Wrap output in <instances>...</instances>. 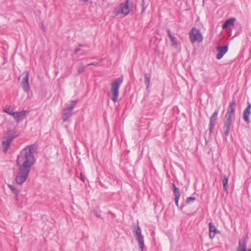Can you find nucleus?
I'll return each mask as SVG.
<instances>
[{
	"label": "nucleus",
	"mask_w": 251,
	"mask_h": 251,
	"mask_svg": "<svg viewBox=\"0 0 251 251\" xmlns=\"http://www.w3.org/2000/svg\"><path fill=\"white\" fill-rule=\"evenodd\" d=\"M36 146L34 144L29 145L25 148L18 156L16 163L19 168L15 178L18 184H22L26 181L31 167L36 161Z\"/></svg>",
	"instance_id": "nucleus-1"
},
{
	"label": "nucleus",
	"mask_w": 251,
	"mask_h": 251,
	"mask_svg": "<svg viewBox=\"0 0 251 251\" xmlns=\"http://www.w3.org/2000/svg\"><path fill=\"white\" fill-rule=\"evenodd\" d=\"M235 100L232 99L223 120V129L226 139L229 133L230 127L235 119Z\"/></svg>",
	"instance_id": "nucleus-2"
},
{
	"label": "nucleus",
	"mask_w": 251,
	"mask_h": 251,
	"mask_svg": "<svg viewBox=\"0 0 251 251\" xmlns=\"http://www.w3.org/2000/svg\"><path fill=\"white\" fill-rule=\"evenodd\" d=\"M123 77L121 76L115 79L111 83V87L109 94V97L114 102H116L118 100L119 94V89L123 83Z\"/></svg>",
	"instance_id": "nucleus-3"
},
{
	"label": "nucleus",
	"mask_w": 251,
	"mask_h": 251,
	"mask_svg": "<svg viewBox=\"0 0 251 251\" xmlns=\"http://www.w3.org/2000/svg\"><path fill=\"white\" fill-rule=\"evenodd\" d=\"M18 136L17 132L15 130H13L8 131L7 135L3 137L2 143L4 152L6 153L7 151L11 142Z\"/></svg>",
	"instance_id": "nucleus-4"
},
{
	"label": "nucleus",
	"mask_w": 251,
	"mask_h": 251,
	"mask_svg": "<svg viewBox=\"0 0 251 251\" xmlns=\"http://www.w3.org/2000/svg\"><path fill=\"white\" fill-rule=\"evenodd\" d=\"M77 100H73L69 104H66L62 112V118L64 122H66L73 115V110L77 103Z\"/></svg>",
	"instance_id": "nucleus-5"
},
{
	"label": "nucleus",
	"mask_w": 251,
	"mask_h": 251,
	"mask_svg": "<svg viewBox=\"0 0 251 251\" xmlns=\"http://www.w3.org/2000/svg\"><path fill=\"white\" fill-rule=\"evenodd\" d=\"M132 231L135 237V240L138 243V246L140 249L141 251H143L144 247V237L142 235L141 229L139 226H137V227L135 226Z\"/></svg>",
	"instance_id": "nucleus-6"
},
{
	"label": "nucleus",
	"mask_w": 251,
	"mask_h": 251,
	"mask_svg": "<svg viewBox=\"0 0 251 251\" xmlns=\"http://www.w3.org/2000/svg\"><path fill=\"white\" fill-rule=\"evenodd\" d=\"M190 41L192 43L196 42H201L202 40V36L200 30L195 27H193L189 32Z\"/></svg>",
	"instance_id": "nucleus-7"
},
{
	"label": "nucleus",
	"mask_w": 251,
	"mask_h": 251,
	"mask_svg": "<svg viewBox=\"0 0 251 251\" xmlns=\"http://www.w3.org/2000/svg\"><path fill=\"white\" fill-rule=\"evenodd\" d=\"M22 77L21 85L24 91L28 93L30 90V85L29 82V73L27 71H24L21 75Z\"/></svg>",
	"instance_id": "nucleus-8"
},
{
	"label": "nucleus",
	"mask_w": 251,
	"mask_h": 251,
	"mask_svg": "<svg viewBox=\"0 0 251 251\" xmlns=\"http://www.w3.org/2000/svg\"><path fill=\"white\" fill-rule=\"evenodd\" d=\"M28 111L23 110L21 111H14L13 117L17 123L22 122L27 116Z\"/></svg>",
	"instance_id": "nucleus-9"
},
{
	"label": "nucleus",
	"mask_w": 251,
	"mask_h": 251,
	"mask_svg": "<svg viewBox=\"0 0 251 251\" xmlns=\"http://www.w3.org/2000/svg\"><path fill=\"white\" fill-rule=\"evenodd\" d=\"M219 111L218 110H216L212 116L210 118V127H209V132L211 133L213 132L214 128L215 127L216 124V121L218 118Z\"/></svg>",
	"instance_id": "nucleus-10"
},
{
	"label": "nucleus",
	"mask_w": 251,
	"mask_h": 251,
	"mask_svg": "<svg viewBox=\"0 0 251 251\" xmlns=\"http://www.w3.org/2000/svg\"><path fill=\"white\" fill-rule=\"evenodd\" d=\"M121 7L122 8L121 12L124 16L127 15L132 10V7L130 6L129 0H126L125 3H121Z\"/></svg>",
	"instance_id": "nucleus-11"
},
{
	"label": "nucleus",
	"mask_w": 251,
	"mask_h": 251,
	"mask_svg": "<svg viewBox=\"0 0 251 251\" xmlns=\"http://www.w3.org/2000/svg\"><path fill=\"white\" fill-rule=\"evenodd\" d=\"M251 114V104L248 102V106L244 109L243 114V119L247 123H249L250 122V116Z\"/></svg>",
	"instance_id": "nucleus-12"
},
{
	"label": "nucleus",
	"mask_w": 251,
	"mask_h": 251,
	"mask_svg": "<svg viewBox=\"0 0 251 251\" xmlns=\"http://www.w3.org/2000/svg\"><path fill=\"white\" fill-rule=\"evenodd\" d=\"M228 49V48L227 45H225L224 46H218L217 47V50L218 51V53L216 55L217 59H221L223 56L227 52Z\"/></svg>",
	"instance_id": "nucleus-13"
},
{
	"label": "nucleus",
	"mask_w": 251,
	"mask_h": 251,
	"mask_svg": "<svg viewBox=\"0 0 251 251\" xmlns=\"http://www.w3.org/2000/svg\"><path fill=\"white\" fill-rule=\"evenodd\" d=\"M208 225L209 229V237L211 239H213L215 237L216 234L219 233V231L212 223H209Z\"/></svg>",
	"instance_id": "nucleus-14"
},
{
	"label": "nucleus",
	"mask_w": 251,
	"mask_h": 251,
	"mask_svg": "<svg viewBox=\"0 0 251 251\" xmlns=\"http://www.w3.org/2000/svg\"><path fill=\"white\" fill-rule=\"evenodd\" d=\"M247 241L246 238L242 241H239L238 246L237 248L236 251H246Z\"/></svg>",
	"instance_id": "nucleus-15"
},
{
	"label": "nucleus",
	"mask_w": 251,
	"mask_h": 251,
	"mask_svg": "<svg viewBox=\"0 0 251 251\" xmlns=\"http://www.w3.org/2000/svg\"><path fill=\"white\" fill-rule=\"evenodd\" d=\"M236 20L234 18H231L226 20L222 25L223 29L226 28L234 25V22Z\"/></svg>",
	"instance_id": "nucleus-16"
},
{
	"label": "nucleus",
	"mask_w": 251,
	"mask_h": 251,
	"mask_svg": "<svg viewBox=\"0 0 251 251\" xmlns=\"http://www.w3.org/2000/svg\"><path fill=\"white\" fill-rule=\"evenodd\" d=\"M173 191L175 195V201L176 205L178 207V201L180 196V192L179 189L177 187H175L173 189Z\"/></svg>",
	"instance_id": "nucleus-17"
},
{
	"label": "nucleus",
	"mask_w": 251,
	"mask_h": 251,
	"mask_svg": "<svg viewBox=\"0 0 251 251\" xmlns=\"http://www.w3.org/2000/svg\"><path fill=\"white\" fill-rule=\"evenodd\" d=\"M221 178L222 179L224 189L225 191L227 192L228 189V178L225 175L222 176Z\"/></svg>",
	"instance_id": "nucleus-18"
},
{
	"label": "nucleus",
	"mask_w": 251,
	"mask_h": 251,
	"mask_svg": "<svg viewBox=\"0 0 251 251\" xmlns=\"http://www.w3.org/2000/svg\"><path fill=\"white\" fill-rule=\"evenodd\" d=\"M9 188L11 190L13 194L15 195L16 198L18 200V197L19 195V191L15 187L14 185L9 184L8 185Z\"/></svg>",
	"instance_id": "nucleus-19"
},
{
	"label": "nucleus",
	"mask_w": 251,
	"mask_h": 251,
	"mask_svg": "<svg viewBox=\"0 0 251 251\" xmlns=\"http://www.w3.org/2000/svg\"><path fill=\"white\" fill-rule=\"evenodd\" d=\"M121 10H122V8L121 7V3H120L119 6L115 7V8L113 11V14L114 16L116 17L121 14H122V13L121 12Z\"/></svg>",
	"instance_id": "nucleus-20"
},
{
	"label": "nucleus",
	"mask_w": 251,
	"mask_h": 251,
	"mask_svg": "<svg viewBox=\"0 0 251 251\" xmlns=\"http://www.w3.org/2000/svg\"><path fill=\"white\" fill-rule=\"evenodd\" d=\"M170 40H171V41L172 42V47H173L175 48H177L178 44H177V40H176V38H175L173 36H171L170 38Z\"/></svg>",
	"instance_id": "nucleus-21"
},
{
	"label": "nucleus",
	"mask_w": 251,
	"mask_h": 251,
	"mask_svg": "<svg viewBox=\"0 0 251 251\" xmlns=\"http://www.w3.org/2000/svg\"><path fill=\"white\" fill-rule=\"evenodd\" d=\"M3 111L4 112L7 113L10 116H13L14 114V111L13 109H11L9 106H6L4 109Z\"/></svg>",
	"instance_id": "nucleus-22"
},
{
	"label": "nucleus",
	"mask_w": 251,
	"mask_h": 251,
	"mask_svg": "<svg viewBox=\"0 0 251 251\" xmlns=\"http://www.w3.org/2000/svg\"><path fill=\"white\" fill-rule=\"evenodd\" d=\"M145 84L147 86V88H148L150 86L151 75L149 74H145Z\"/></svg>",
	"instance_id": "nucleus-23"
},
{
	"label": "nucleus",
	"mask_w": 251,
	"mask_h": 251,
	"mask_svg": "<svg viewBox=\"0 0 251 251\" xmlns=\"http://www.w3.org/2000/svg\"><path fill=\"white\" fill-rule=\"evenodd\" d=\"M195 200H196V198L194 197H188L186 201V203L188 204L191 202L194 201Z\"/></svg>",
	"instance_id": "nucleus-24"
},
{
	"label": "nucleus",
	"mask_w": 251,
	"mask_h": 251,
	"mask_svg": "<svg viewBox=\"0 0 251 251\" xmlns=\"http://www.w3.org/2000/svg\"><path fill=\"white\" fill-rule=\"evenodd\" d=\"M83 45L81 44H79L78 47L76 48L75 50H74V53L76 54L77 53L81 50V47H82Z\"/></svg>",
	"instance_id": "nucleus-25"
},
{
	"label": "nucleus",
	"mask_w": 251,
	"mask_h": 251,
	"mask_svg": "<svg viewBox=\"0 0 251 251\" xmlns=\"http://www.w3.org/2000/svg\"><path fill=\"white\" fill-rule=\"evenodd\" d=\"M84 71H85V67L84 66L80 67L78 69V73L79 74L83 73V72H84Z\"/></svg>",
	"instance_id": "nucleus-26"
},
{
	"label": "nucleus",
	"mask_w": 251,
	"mask_h": 251,
	"mask_svg": "<svg viewBox=\"0 0 251 251\" xmlns=\"http://www.w3.org/2000/svg\"><path fill=\"white\" fill-rule=\"evenodd\" d=\"M80 179L84 182H85L86 177L85 176L82 174V173H81L80 175Z\"/></svg>",
	"instance_id": "nucleus-27"
},
{
	"label": "nucleus",
	"mask_w": 251,
	"mask_h": 251,
	"mask_svg": "<svg viewBox=\"0 0 251 251\" xmlns=\"http://www.w3.org/2000/svg\"><path fill=\"white\" fill-rule=\"evenodd\" d=\"M94 214L95 216H96V217H98V218H100L101 217V215L100 214H99L97 211L96 210H94Z\"/></svg>",
	"instance_id": "nucleus-28"
},
{
	"label": "nucleus",
	"mask_w": 251,
	"mask_h": 251,
	"mask_svg": "<svg viewBox=\"0 0 251 251\" xmlns=\"http://www.w3.org/2000/svg\"><path fill=\"white\" fill-rule=\"evenodd\" d=\"M98 62H93L88 64L87 66H90V65H94V66H98L99 65Z\"/></svg>",
	"instance_id": "nucleus-29"
},
{
	"label": "nucleus",
	"mask_w": 251,
	"mask_h": 251,
	"mask_svg": "<svg viewBox=\"0 0 251 251\" xmlns=\"http://www.w3.org/2000/svg\"><path fill=\"white\" fill-rule=\"evenodd\" d=\"M167 33L169 38H170L171 36H173V35H172L171 34V30L170 29H167Z\"/></svg>",
	"instance_id": "nucleus-30"
},
{
	"label": "nucleus",
	"mask_w": 251,
	"mask_h": 251,
	"mask_svg": "<svg viewBox=\"0 0 251 251\" xmlns=\"http://www.w3.org/2000/svg\"><path fill=\"white\" fill-rule=\"evenodd\" d=\"M172 185H173V188L176 187L174 183H173Z\"/></svg>",
	"instance_id": "nucleus-31"
}]
</instances>
